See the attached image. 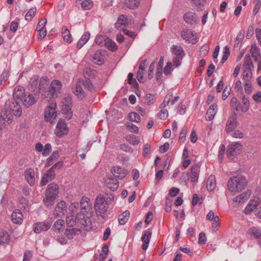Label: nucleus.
I'll return each mask as SVG.
<instances>
[{
	"instance_id": "53",
	"label": "nucleus",
	"mask_w": 261,
	"mask_h": 261,
	"mask_svg": "<svg viewBox=\"0 0 261 261\" xmlns=\"http://www.w3.org/2000/svg\"><path fill=\"white\" fill-rule=\"evenodd\" d=\"M129 120L132 121L139 122L141 121L140 115L136 112H131L129 114Z\"/></svg>"
},
{
	"instance_id": "11",
	"label": "nucleus",
	"mask_w": 261,
	"mask_h": 261,
	"mask_svg": "<svg viewBox=\"0 0 261 261\" xmlns=\"http://www.w3.org/2000/svg\"><path fill=\"white\" fill-rule=\"evenodd\" d=\"M183 19L187 24L193 25L199 21V17L197 14L192 11H188L183 15Z\"/></svg>"
},
{
	"instance_id": "58",
	"label": "nucleus",
	"mask_w": 261,
	"mask_h": 261,
	"mask_svg": "<svg viewBox=\"0 0 261 261\" xmlns=\"http://www.w3.org/2000/svg\"><path fill=\"white\" fill-rule=\"evenodd\" d=\"M47 20L46 18L41 19L38 23L37 25L36 29L37 31L41 30L42 29H45V24H46Z\"/></svg>"
},
{
	"instance_id": "33",
	"label": "nucleus",
	"mask_w": 261,
	"mask_h": 261,
	"mask_svg": "<svg viewBox=\"0 0 261 261\" xmlns=\"http://www.w3.org/2000/svg\"><path fill=\"white\" fill-rule=\"evenodd\" d=\"M8 111H6V112L3 114H0V122L5 123V122H7L8 124L11 123L13 119V115H11L10 113H8Z\"/></svg>"
},
{
	"instance_id": "18",
	"label": "nucleus",
	"mask_w": 261,
	"mask_h": 261,
	"mask_svg": "<svg viewBox=\"0 0 261 261\" xmlns=\"http://www.w3.org/2000/svg\"><path fill=\"white\" fill-rule=\"evenodd\" d=\"M191 181L193 182H197L200 172V166L198 164L193 165L191 168Z\"/></svg>"
},
{
	"instance_id": "46",
	"label": "nucleus",
	"mask_w": 261,
	"mask_h": 261,
	"mask_svg": "<svg viewBox=\"0 0 261 261\" xmlns=\"http://www.w3.org/2000/svg\"><path fill=\"white\" fill-rule=\"evenodd\" d=\"M19 203L20 208L23 209L24 211H29L30 205L29 201L26 198L24 197H21L19 199Z\"/></svg>"
},
{
	"instance_id": "61",
	"label": "nucleus",
	"mask_w": 261,
	"mask_h": 261,
	"mask_svg": "<svg viewBox=\"0 0 261 261\" xmlns=\"http://www.w3.org/2000/svg\"><path fill=\"white\" fill-rule=\"evenodd\" d=\"M252 75V70L244 69L243 74V77L244 80L247 82H249V79L251 78Z\"/></svg>"
},
{
	"instance_id": "12",
	"label": "nucleus",
	"mask_w": 261,
	"mask_h": 261,
	"mask_svg": "<svg viewBox=\"0 0 261 261\" xmlns=\"http://www.w3.org/2000/svg\"><path fill=\"white\" fill-rule=\"evenodd\" d=\"M8 109L13 115L19 117L22 114V110L18 101L16 100H13L9 102Z\"/></svg>"
},
{
	"instance_id": "57",
	"label": "nucleus",
	"mask_w": 261,
	"mask_h": 261,
	"mask_svg": "<svg viewBox=\"0 0 261 261\" xmlns=\"http://www.w3.org/2000/svg\"><path fill=\"white\" fill-rule=\"evenodd\" d=\"M51 151V146L49 143L46 144L43 148L42 155L44 156L48 155Z\"/></svg>"
},
{
	"instance_id": "2",
	"label": "nucleus",
	"mask_w": 261,
	"mask_h": 261,
	"mask_svg": "<svg viewBox=\"0 0 261 261\" xmlns=\"http://www.w3.org/2000/svg\"><path fill=\"white\" fill-rule=\"evenodd\" d=\"M114 197L106 198L103 195L99 194L95 199L94 205L96 214L98 217H101L103 221L107 220V212L109 208V202L113 201Z\"/></svg>"
},
{
	"instance_id": "56",
	"label": "nucleus",
	"mask_w": 261,
	"mask_h": 261,
	"mask_svg": "<svg viewBox=\"0 0 261 261\" xmlns=\"http://www.w3.org/2000/svg\"><path fill=\"white\" fill-rule=\"evenodd\" d=\"M225 151V146L224 144H221L219 148L218 159L221 162H222L223 156Z\"/></svg>"
},
{
	"instance_id": "42",
	"label": "nucleus",
	"mask_w": 261,
	"mask_h": 261,
	"mask_svg": "<svg viewBox=\"0 0 261 261\" xmlns=\"http://www.w3.org/2000/svg\"><path fill=\"white\" fill-rule=\"evenodd\" d=\"M39 80V76L36 75L33 76L30 79V84L31 86V89L35 93H36V91L37 89Z\"/></svg>"
},
{
	"instance_id": "45",
	"label": "nucleus",
	"mask_w": 261,
	"mask_h": 261,
	"mask_svg": "<svg viewBox=\"0 0 261 261\" xmlns=\"http://www.w3.org/2000/svg\"><path fill=\"white\" fill-rule=\"evenodd\" d=\"M64 221L60 219L56 221L53 225V229L55 231L61 232L63 231V227L64 225Z\"/></svg>"
},
{
	"instance_id": "44",
	"label": "nucleus",
	"mask_w": 261,
	"mask_h": 261,
	"mask_svg": "<svg viewBox=\"0 0 261 261\" xmlns=\"http://www.w3.org/2000/svg\"><path fill=\"white\" fill-rule=\"evenodd\" d=\"M206 187L208 191H213L216 188V181L213 176L209 177L206 182Z\"/></svg>"
},
{
	"instance_id": "60",
	"label": "nucleus",
	"mask_w": 261,
	"mask_h": 261,
	"mask_svg": "<svg viewBox=\"0 0 261 261\" xmlns=\"http://www.w3.org/2000/svg\"><path fill=\"white\" fill-rule=\"evenodd\" d=\"M72 103L71 96L69 94L66 95L63 100V106H70Z\"/></svg>"
},
{
	"instance_id": "63",
	"label": "nucleus",
	"mask_w": 261,
	"mask_h": 261,
	"mask_svg": "<svg viewBox=\"0 0 261 261\" xmlns=\"http://www.w3.org/2000/svg\"><path fill=\"white\" fill-rule=\"evenodd\" d=\"M214 222L212 225V229L214 231H217L218 230V226L220 225V219L218 216H216L214 219L213 220Z\"/></svg>"
},
{
	"instance_id": "36",
	"label": "nucleus",
	"mask_w": 261,
	"mask_h": 261,
	"mask_svg": "<svg viewBox=\"0 0 261 261\" xmlns=\"http://www.w3.org/2000/svg\"><path fill=\"white\" fill-rule=\"evenodd\" d=\"M62 36L65 41L67 43H71L72 42V37L70 32L66 27L62 28Z\"/></svg>"
},
{
	"instance_id": "6",
	"label": "nucleus",
	"mask_w": 261,
	"mask_h": 261,
	"mask_svg": "<svg viewBox=\"0 0 261 261\" xmlns=\"http://www.w3.org/2000/svg\"><path fill=\"white\" fill-rule=\"evenodd\" d=\"M242 146L239 142H232L227 147L226 150L227 156L231 160H233L240 153Z\"/></svg>"
},
{
	"instance_id": "19",
	"label": "nucleus",
	"mask_w": 261,
	"mask_h": 261,
	"mask_svg": "<svg viewBox=\"0 0 261 261\" xmlns=\"http://www.w3.org/2000/svg\"><path fill=\"white\" fill-rule=\"evenodd\" d=\"M11 220L13 223L20 224L23 221V215L19 210H15L11 215Z\"/></svg>"
},
{
	"instance_id": "51",
	"label": "nucleus",
	"mask_w": 261,
	"mask_h": 261,
	"mask_svg": "<svg viewBox=\"0 0 261 261\" xmlns=\"http://www.w3.org/2000/svg\"><path fill=\"white\" fill-rule=\"evenodd\" d=\"M134 74L132 73H129L128 74V83L129 85H133L134 86V88L137 89L138 90L139 85L137 83L136 80L133 79Z\"/></svg>"
},
{
	"instance_id": "64",
	"label": "nucleus",
	"mask_w": 261,
	"mask_h": 261,
	"mask_svg": "<svg viewBox=\"0 0 261 261\" xmlns=\"http://www.w3.org/2000/svg\"><path fill=\"white\" fill-rule=\"evenodd\" d=\"M117 22H119L120 24L126 25L127 23V16L122 14L120 15L117 19Z\"/></svg>"
},
{
	"instance_id": "29",
	"label": "nucleus",
	"mask_w": 261,
	"mask_h": 261,
	"mask_svg": "<svg viewBox=\"0 0 261 261\" xmlns=\"http://www.w3.org/2000/svg\"><path fill=\"white\" fill-rule=\"evenodd\" d=\"M47 81L48 77L46 76L42 77L40 79L37 89L36 91V93H35V95H36L37 96H39V93L44 89V86L46 84Z\"/></svg>"
},
{
	"instance_id": "35",
	"label": "nucleus",
	"mask_w": 261,
	"mask_h": 261,
	"mask_svg": "<svg viewBox=\"0 0 261 261\" xmlns=\"http://www.w3.org/2000/svg\"><path fill=\"white\" fill-rule=\"evenodd\" d=\"M181 37L184 40L190 42V40L194 37V34L191 30L185 29L181 32Z\"/></svg>"
},
{
	"instance_id": "27",
	"label": "nucleus",
	"mask_w": 261,
	"mask_h": 261,
	"mask_svg": "<svg viewBox=\"0 0 261 261\" xmlns=\"http://www.w3.org/2000/svg\"><path fill=\"white\" fill-rule=\"evenodd\" d=\"M192 6L198 11H201L204 9L206 0H190Z\"/></svg>"
},
{
	"instance_id": "32",
	"label": "nucleus",
	"mask_w": 261,
	"mask_h": 261,
	"mask_svg": "<svg viewBox=\"0 0 261 261\" xmlns=\"http://www.w3.org/2000/svg\"><path fill=\"white\" fill-rule=\"evenodd\" d=\"M244 66L245 68V69L252 70L254 69V65L252 59L249 54H247L245 56Z\"/></svg>"
},
{
	"instance_id": "4",
	"label": "nucleus",
	"mask_w": 261,
	"mask_h": 261,
	"mask_svg": "<svg viewBox=\"0 0 261 261\" xmlns=\"http://www.w3.org/2000/svg\"><path fill=\"white\" fill-rule=\"evenodd\" d=\"M247 184L246 178L243 176H233L230 178L227 183L228 190L230 192L242 191Z\"/></svg>"
},
{
	"instance_id": "24",
	"label": "nucleus",
	"mask_w": 261,
	"mask_h": 261,
	"mask_svg": "<svg viewBox=\"0 0 261 261\" xmlns=\"http://www.w3.org/2000/svg\"><path fill=\"white\" fill-rule=\"evenodd\" d=\"M151 236V232L150 231H146L142 236L141 240L143 242L142 245V248L143 250H146L147 249Z\"/></svg>"
},
{
	"instance_id": "22",
	"label": "nucleus",
	"mask_w": 261,
	"mask_h": 261,
	"mask_svg": "<svg viewBox=\"0 0 261 261\" xmlns=\"http://www.w3.org/2000/svg\"><path fill=\"white\" fill-rule=\"evenodd\" d=\"M217 105L213 103L210 106L206 113L205 118L207 121H211L216 113Z\"/></svg>"
},
{
	"instance_id": "8",
	"label": "nucleus",
	"mask_w": 261,
	"mask_h": 261,
	"mask_svg": "<svg viewBox=\"0 0 261 261\" xmlns=\"http://www.w3.org/2000/svg\"><path fill=\"white\" fill-rule=\"evenodd\" d=\"M68 127L63 120H59L56 125L55 134L59 137H62L68 133Z\"/></svg>"
},
{
	"instance_id": "23",
	"label": "nucleus",
	"mask_w": 261,
	"mask_h": 261,
	"mask_svg": "<svg viewBox=\"0 0 261 261\" xmlns=\"http://www.w3.org/2000/svg\"><path fill=\"white\" fill-rule=\"evenodd\" d=\"M24 95V88L21 86H17L13 92V100L20 99L21 101Z\"/></svg>"
},
{
	"instance_id": "21",
	"label": "nucleus",
	"mask_w": 261,
	"mask_h": 261,
	"mask_svg": "<svg viewBox=\"0 0 261 261\" xmlns=\"http://www.w3.org/2000/svg\"><path fill=\"white\" fill-rule=\"evenodd\" d=\"M75 221L80 223L81 225L85 226L88 225V222H90V219L88 216H86L85 213H79L76 215Z\"/></svg>"
},
{
	"instance_id": "50",
	"label": "nucleus",
	"mask_w": 261,
	"mask_h": 261,
	"mask_svg": "<svg viewBox=\"0 0 261 261\" xmlns=\"http://www.w3.org/2000/svg\"><path fill=\"white\" fill-rule=\"evenodd\" d=\"M93 1L91 0H85L81 3V7L84 10H88L93 7Z\"/></svg>"
},
{
	"instance_id": "38",
	"label": "nucleus",
	"mask_w": 261,
	"mask_h": 261,
	"mask_svg": "<svg viewBox=\"0 0 261 261\" xmlns=\"http://www.w3.org/2000/svg\"><path fill=\"white\" fill-rule=\"evenodd\" d=\"M242 105L239 106V110L240 109L242 112H246L249 109L250 103L248 98L244 95L242 96Z\"/></svg>"
},
{
	"instance_id": "3",
	"label": "nucleus",
	"mask_w": 261,
	"mask_h": 261,
	"mask_svg": "<svg viewBox=\"0 0 261 261\" xmlns=\"http://www.w3.org/2000/svg\"><path fill=\"white\" fill-rule=\"evenodd\" d=\"M59 194V187L57 184L51 182L47 187L43 199L44 205L47 207H51L54 204Z\"/></svg>"
},
{
	"instance_id": "25",
	"label": "nucleus",
	"mask_w": 261,
	"mask_h": 261,
	"mask_svg": "<svg viewBox=\"0 0 261 261\" xmlns=\"http://www.w3.org/2000/svg\"><path fill=\"white\" fill-rule=\"evenodd\" d=\"M25 176L29 184L32 186L35 183V172L33 169L29 168L25 172Z\"/></svg>"
},
{
	"instance_id": "41",
	"label": "nucleus",
	"mask_w": 261,
	"mask_h": 261,
	"mask_svg": "<svg viewBox=\"0 0 261 261\" xmlns=\"http://www.w3.org/2000/svg\"><path fill=\"white\" fill-rule=\"evenodd\" d=\"M248 232L255 239H259L261 237V229L258 227H251Z\"/></svg>"
},
{
	"instance_id": "47",
	"label": "nucleus",
	"mask_w": 261,
	"mask_h": 261,
	"mask_svg": "<svg viewBox=\"0 0 261 261\" xmlns=\"http://www.w3.org/2000/svg\"><path fill=\"white\" fill-rule=\"evenodd\" d=\"M36 11L37 9L36 7L31 8L25 14V20L27 21H31L32 20V18L35 16L36 13Z\"/></svg>"
},
{
	"instance_id": "49",
	"label": "nucleus",
	"mask_w": 261,
	"mask_h": 261,
	"mask_svg": "<svg viewBox=\"0 0 261 261\" xmlns=\"http://www.w3.org/2000/svg\"><path fill=\"white\" fill-rule=\"evenodd\" d=\"M63 113L66 115V118L68 120L71 119L72 116V111L70 106H63L62 108Z\"/></svg>"
},
{
	"instance_id": "37",
	"label": "nucleus",
	"mask_w": 261,
	"mask_h": 261,
	"mask_svg": "<svg viewBox=\"0 0 261 261\" xmlns=\"http://www.w3.org/2000/svg\"><path fill=\"white\" fill-rule=\"evenodd\" d=\"M10 236L6 231L0 230V244H7L10 241Z\"/></svg>"
},
{
	"instance_id": "59",
	"label": "nucleus",
	"mask_w": 261,
	"mask_h": 261,
	"mask_svg": "<svg viewBox=\"0 0 261 261\" xmlns=\"http://www.w3.org/2000/svg\"><path fill=\"white\" fill-rule=\"evenodd\" d=\"M105 37L99 35L97 36L95 39V42L96 44H98L101 46H104L105 43Z\"/></svg>"
},
{
	"instance_id": "40",
	"label": "nucleus",
	"mask_w": 261,
	"mask_h": 261,
	"mask_svg": "<svg viewBox=\"0 0 261 261\" xmlns=\"http://www.w3.org/2000/svg\"><path fill=\"white\" fill-rule=\"evenodd\" d=\"M81 230L79 228H72L65 229V234L69 239L73 238L74 235L79 234Z\"/></svg>"
},
{
	"instance_id": "30",
	"label": "nucleus",
	"mask_w": 261,
	"mask_h": 261,
	"mask_svg": "<svg viewBox=\"0 0 261 261\" xmlns=\"http://www.w3.org/2000/svg\"><path fill=\"white\" fill-rule=\"evenodd\" d=\"M250 195H251V192L249 191H247L245 192H243V193L241 194L239 196L236 197L234 198L233 201H234L236 202H238L239 203L244 202L249 198Z\"/></svg>"
},
{
	"instance_id": "55",
	"label": "nucleus",
	"mask_w": 261,
	"mask_h": 261,
	"mask_svg": "<svg viewBox=\"0 0 261 261\" xmlns=\"http://www.w3.org/2000/svg\"><path fill=\"white\" fill-rule=\"evenodd\" d=\"M171 97H172V95H170V94H167L164 100H163V102L160 105V108L161 109H163V108H165L167 105H169V103L170 102V101H171Z\"/></svg>"
},
{
	"instance_id": "54",
	"label": "nucleus",
	"mask_w": 261,
	"mask_h": 261,
	"mask_svg": "<svg viewBox=\"0 0 261 261\" xmlns=\"http://www.w3.org/2000/svg\"><path fill=\"white\" fill-rule=\"evenodd\" d=\"M257 204L256 203H248L246 206L244 212L246 214H249L254 211L256 207Z\"/></svg>"
},
{
	"instance_id": "15",
	"label": "nucleus",
	"mask_w": 261,
	"mask_h": 261,
	"mask_svg": "<svg viewBox=\"0 0 261 261\" xmlns=\"http://www.w3.org/2000/svg\"><path fill=\"white\" fill-rule=\"evenodd\" d=\"M38 98V96H37L36 95L34 96L30 93L25 94L21 101H22V103L24 106L29 108L30 106L35 104L37 101Z\"/></svg>"
},
{
	"instance_id": "20",
	"label": "nucleus",
	"mask_w": 261,
	"mask_h": 261,
	"mask_svg": "<svg viewBox=\"0 0 261 261\" xmlns=\"http://www.w3.org/2000/svg\"><path fill=\"white\" fill-rule=\"evenodd\" d=\"M81 207L84 212L88 213L92 209V204L90 203V199L86 197L82 198L80 201Z\"/></svg>"
},
{
	"instance_id": "48",
	"label": "nucleus",
	"mask_w": 261,
	"mask_h": 261,
	"mask_svg": "<svg viewBox=\"0 0 261 261\" xmlns=\"http://www.w3.org/2000/svg\"><path fill=\"white\" fill-rule=\"evenodd\" d=\"M144 100L145 104L150 105L155 102V98L153 94H147L145 96Z\"/></svg>"
},
{
	"instance_id": "9",
	"label": "nucleus",
	"mask_w": 261,
	"mask_h": 261,
	"mask_svg": "<svg viewBox=\"0 0 261 261\" xmlns=\"http://www.w3.org/2000/svg\"><path fill=\"white\" fill-rule=\"evenodd\" d=\"M238 125L237 114L235 112L231 113L226 124V131L227 133L232 132Z\"/></svg>"
},
{
	"instance_id": "10",
	"label": "nucleus",
	"mask_w": 261,
	"mask_h": 261,
	"mask_svg": "<svg viewBox=\"0 0 261 261\" xmlns=\"http://www.w3.org/2000/svg\"><path fill=\"white\" fill-rule=\"evenodd\" d=\"M56 107V103H53L51 106L47 107L44 113V119L46 121H51V123L53 124L51 119L55 118L57 116V113L55 112Z\"/></svg>"
},
{
	"instance_id": "26",
	"label": "nucleus",
	"mask_w": 261,
	"mask_h": 261,
	"mask_svg": "<svg viewBox=\"0 0 261 261\" xmlns=\"http://www.w3.org/2000/svg\"><path fill=\"white\" fill-rule=\"evenodd\" d=\"M250 53L255 61H258V60H259V59H261L260 50L255 44L251 45Z\"/></svg>"
},
{
	"instance_id": "31",
	"label": "nucleus",
	"mask_w": 261,
	"mask_h": 261,
	"mask_svg": "<svg viewBox=\"0 0 261 261\" xmlns=\"http://www.w3.org/2000/svg\"><path fill=\"white\" fill-rule=\"evenodd\" d=\"M104 46L112 51L116 50L118 48L116 43L109 38H105Z\"/></svg>"
},
{
	"instance_id": "16",
	"label": "nucleus",
	"mask_w": 261,
	"mask_h": 261,
	"mask_svg": "<svg viewBox=\"0 0 261 261\" xmlns=\"http://www.w3.org/2000/svg\"><path fill=\"white\" fill-rule=\"evenodd\" d=\"M67 210V205L64 201H61L56 206L54 211V215L55 217H60L64 215Z\"/></svg>"
},
{
	"instance_id": "62",
	"label": "nucleus",
	"mask_w": 261,
	"mask_h": 261,
	"mask_svg": "<svg viewBox=\"0 0 261 261\" xmlns=\"http://www.w3.org/2000/svg\"><path fill=\"white\" fill-rule=\"evenodd\" d=\"M187 127H184L182 128V129L180 132V133L179 134V141L180 142H183L185 141L186 137V135H187Z\"/></svg>"
},
{
	"instance_id": "43",
	"label": "nucleus",
	"mask_w": 261,
	"mask_h": 261,
	"mask_svg": "<svg viewBox=\"0 0 261 261\" xmlns=\"http://www.w3.org/2000/svg\"><path fill=\"white\" fill-rule=\"evenodd\" d=\"M140 4L139 0H125V5L130 9L137 8Z\"/></svg>"
},
{
	"instance_id": "14",
	"label": "nucleus",
	"mask_w": 261,
	"mask_h": 261,
	"mask_svg": "<svg viewBox=\"0 0 261 261\" xmlns=\"http://www.w3.org/2000/svg\"><path fill=\"white\" fill-rule=\"evenodd\" d=\"M111 171L115 177V178L120 179L124 178L128 173L126 170L119 166L113 167L111 169Z\"/></svg>"
},
{
	"instance_id": "34",
	"label": "nucleus",
	"mask_w": 261,
	"mask_h": 261,
	"mask_svg": "<svg viewBox=\"0 0 261 261\" xmlns=\"http://www.w3.org/2000/svg\"><path fill=\"white\" fill-rule=\"evenodd\" d=\"M171 51L174 57H184L185 56L184 50L180 46L173 45L171 48Z\"/></svg>"
},
{
	"instance_id": "7",
	"label": "nucleus",
	"mask_w": 261,
	"mask_h": 261,
	"mask_svg": "<svg viewBox=\"0 0 261 261\" xmlns=\"http://www.w3.org/2000/svg\"><path fill=\"white\" fill-rule=\"evenodd\" d=\"M51 223V222L49 220L35 223L33 225V230L36 233L47 231L50 228Z\"/></svg>"
},
{
	"instance_id": "13",
	"label": "nucleus",
	"mask_w": 261,
	"mask_h": 261,
	"mask_svg": "<svg viewBox=\"0 0 261 261\" xmlns=\"http://www.w3.org/2000/svg\"><path fill=\"white\" fill-rule=\"evenodd\" d=\"M106 51L102 49L97 50L92 57L93 62L99 65L103 64L105 62L104 58Z\"/></svg>"
},
{
	"instance_id": "1",
	"label": "nucleus",
	"mask_w": 261,
	"mask_h": 261,
	"mask_svg": "<svg viewBox=\"0 0 261 261\" xmlns=\"http://www.w3.org/2000/svg\"><path fill=\"white\" fill-rule=\"evenodd\" d=\"M85 80L79 79L75 84V86L72 88L73 93L79 99H83L87 96L86 91L93 92L95 88L91 83L89 77H93L96 76V70L90 68H86L84 69Z\"/></svg>"
},
{
	"instance_id": "52",
	"label": "nucleus",
	"mask_w": 261,
	"mask_h": 261,
	"mask_svg": "<svg viewBox=\"0 0 261 261\" xmlns=\"http://www.w3.org/2000/svg\"><path fill=\"white\" fill-rule=\"evenodd\" d=\"M126 140L133 145H137L140 142L139 138L134 135L127 136Z\"/></svg>"
},
{
	"instance_id": "17",
	"label": "nucleus",
	"mask_w": 261,
	"mask_h": 261,
	"mask_svg": "<svg viewBox=\"0 0 261 261\" xmlns=\"http://www.w3.org/2000/svg\"><path fill=\"white\" fill-rule=\"evenodd\" d=\"M105 184L106 186L111 191H116L119 187V182L117 178L111 176L108 177L105 179Z\"/></svg>"
},
{
	"instance_id": "39",
	"label": "nucleus",
	"mask_w": 261,
	"mask_h": 261,
	"mask_svg": "<svg viewBox=\"0 0 261 261\" xmlns=\"http://www.w3.org/2000/svg\"><path fill=\"white\" fill-rule=\"evenodd\" d=\"M129 212L125 211L121 214L118 217L119 223L120 225H124L128 220Z\"/></svg>"
},
{
	"instance_id": "28",
	"label": "nucleus",
	"mask_w": 261,
	"mask_h": 261,
	"mask_svg": "<svg viewBox=\"0 0 261 261\" xmlns=\"http://www.w3.org/2000/svg\"><path fill=\"white\" fill-rule=\"evenodd\" d=\"M90 34L89 32L85 33L80 39L76 44L78 49L81 48L89 40Z\"/></svg>"
},
{
	"instance_id": "5",
	"label": "nucleus",
	"mask_w": 261,
	"mask_h": 261,
	"mask_svg": "<svg viewBox=\"0 0 261 261\" xmlns=\"http://www.w3.org/2000/svg\"><path fill=\"white\" fill-rule=\"evenodd\" d=\"M62 87V83L58 80L53 81L50 85L48 90L44 91L43 94V98L49 100L58 97L60 93Z\"/></svg>"
}]
</instances>
